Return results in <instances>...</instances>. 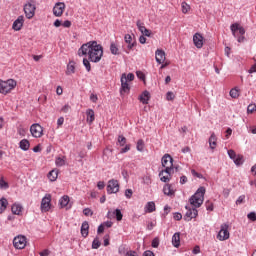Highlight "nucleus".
<instances>
[{
  "label": "nucleus",
  "instance_id": "39448f33",
  "mask_svg": "<svg viewBox=\"0 0 256 256\" xmlns=\"http://www.w3.org/2000/svg\"><path fill=\"white\" fill-rule=\"evenodd\" d=\"M230 29L234 37L237 38L238 43L245 41V28H243V26L235 23L231 25Z\"/></svg>",
  "mask_w": 256,
  "mask_h": 256
},
{
  "label": "nucleus",
  "instance_id": "0eeeda50",
  "mask_svg": "<svg viewBox=\"0 0 256 256\" xmlns=\"http://www.w3.org/2000/svg\"><path fill=\"white\" fill-rule=\"evenodd\" d=\"M13 245L16 249H25L27 247V238L25 236H17L13 240Z\"/></svg>",
  "mask_w": 256,
  "mask_h": 256
},
{
  "label": "nucleus",
  "instance_id": "a18cd8bd",
  "mask_svg": "<svg viewBox=\"0 0 256 256\" xmlns=\"http://www.w3.org/2000/svg\"><path fill=\"white\" fill-rule=\"evenodd\" d=\"M83 65L86 67V70L89 72L91 71V63L87 60V58L83 59Z\"/></svg>",
  "mask_w": 256,
  "mask_h": 256
},
{
  "label": "nucleus",
  "instance_id": "f8f14e48",
  "mask_svg": "<svg viewBox=\"0 0 256 256\" xmlns=\"http://www.w3.org/2000/svg\"><path fill=\"white\" fill-rule=\"evenodd\" d=\"M171 171H173V169L165 168L159 173L160 181H162V183H169V181H171Z\"/></svg>",
  "mask_w": 256,
  "mask_h": 256
},
{
  "label": "nucleus",
  "instance_id": "37998d69",
  "mask_svg": "<svg viewBox=\"0 0 256 256\" xmlns=\"http://www.w3.org/2000/svg\"><path fill=\"white\" fill-rule=\"evenodd\" d=\"M18 135H20V137H25L27 135V129L23 128V127H19L17 130Z\"/></svg>",
  "mask_w": 256,
  "mask_h": 256
},
{
  "label": "nucleus",
  "instance_id": "e433bc0d",
  "mask_svg": "<svg viewBox=\"0 0 256 256\" xmlns=\"http://www.w3.org/2000/svg\"><path fill=\"white\" fill-rule=\"evenodd\" d=\"M136 149L137 151L143 152V150L145 149V142L143 141V139L138 140Z\"/></svg>",
  "mask_w": 256,
  "mask_h": 256
},
{
  "label": "nucleus",
  "instance_id": "f704fd0d",
  "mask_svg": "<svg viewBox=\"0 0 256 256\" xmlns=\"http://www.w3.org/2000/svg\"><path fill=\"white\" fill-rule=\"evenodd\" d=\"M181 8H182V13H184V15H187V13L191 11V6L187 4V2H182Z\"/></svg>",
  "mask_w": 256,
  "mask_h": 256
},
{
  "label": "nucleus",
  "instance_id": "2eb2a0df",
  "mask_svg": "<svg viewBox=\"0 0 256 256\" xmlns=\"http://www.w3.org/2000/svg\"><path fill=\"white\" fill-rule=\"evenodd\" d=\"M187 212L184 216V219L186 221H191V219H195L197 217V215H199V211H197V209L195 208H189L186 206Z\"/></svg>",
  "mask_w": 256,
  "mask_h": 256
},
{
  "label": "nucleus",
  "instance_id": "5fc2aeb1",
  "mask_svg": "<svg viewBox=\"0 0 256 256\" xmlns=\"http://www.w3.org/2000/svg\"><path fill=\"white\" fill-rule=\"evenodd\" d=\"M228 155H229L230 159H232L233 161L237 157V154L235 153L234 150H228Z\"/></svg>",
  "mask_w": 256,
  "mask_h": 256
},
{
  "label": "nucleus",
  "instance_id": "4c0bfd02",
  "mask_svg": "<svg viewBox=\"0 0 256 256\" xmlns=\"http://www.w3.org/2000/svg\"><path fill=\"white\" fill-rule=\"evenodd\" d=\"M230 97H232V99H237L239 97V89L238 88H232L230 90Z\"/></svg>",
  "mask_w": 256,
  "mask_h": 256
},
{
  "label": "nucleus",
  "instance_id": "bb28decb",
  "mask_svg": "<svg viewBox=\"0 0 256 256\" xmlns=\"http://www.w3.org/2000/svg\"><path fill=\"white\" fill-rule=\"evenodd\" d=\"M81 235H82V237H87L89 235V223L88 222L82 223Z\"/></svg>",
  "mask_w": 256,
  "mask_h": 256
},
{
  "label": "nucleus",
  "instance_id": "423d86ee",
  "mask_svg": "<svg viewBox=\"0 0 256 256\" xmlns=\"http://www.w3.org/2000/svg\"><path fill=\"white\" fill-rule=\"evenodd\" d=\"M30 133L35 139H40V137H43V126L39 123L32 124L30 126Z\"/></svg>",
  "mask_w": 256,
  "mask_h": 256
},
{
  "label": "nucleus",
  "instance_id": "864d4df0",
  "mask_svg": "<svg viewBox=\"0 0 256 256\" xmlns=\"http://www.w3.org/2000/svg\"><path fill=\"white\" fill-rule=\"evenodd\" d=\"M125 197H126L127 199H131V197H133V190L127 189V190L125 191Z\"/></svg>",
  "mask_w": 256,
  "mask_h": 256
},
{
  "label": "nucleus",
  "instance_id": "20e7f679",
  "mask_svg": "<svg viewBox=\"0 0 256 256\" xmlns=\"http://www.w3.org/2000/svg\"><path fill=\"white\" fill-rule=\"evenodd\" d=\"M17 87V81L13 79H8L6 81L0 80V93L2 95L9 94L10 91H13Z\"/></svg>",
  "mask_w": 256,
  "mask_h": 256
},
{
  "label": "nucleus",
  "instance_id": "8fccbe9b",
  "mask_svg": "<svg viewBox=\"0 0 256 256\" xmlns=\"http://www.w3.org/2000/svg\"><path fill=\"white\" fill-rule=\"evenodd\" d=\"M83 214H84L86 217H91V216H93V212H92V210L89 209V208H85V209L83 210Z\"/></svg>",
  "mask_w": 256,
  "mask_h": 256
},
{
  "label": "nucleus",
  "instance_id": "c85d7f7f",
  "mask_svg": "<svg viewBox=\"0 0 256 256\" xmlns=\"http://www.w3.org/2000/svg\"><path fill=\"white\" fill-rule=\"evenodd\" d=\"M22 211H23V206H21L20 204H13L12 205L13 215H21Z\"/></svg>",
  "mask_w": 256,
  "mask_h": 256
},
{
  "label": "nucleus",
  "instance_id": "412c9836",
  "mask_svg": "<svg viewBox=\"0 0 256 256\" xmlns=\"http://www.w3.org/2000/svg\"><path fill=\"white\" fill-rule=\"evenodd\" d=\"M149 99H151V94L149 91H144L140 96H139V101L143 103V105H148L149 104Z\"/></svg>",
  "mask_w": 256,
  "mask_h": 256
},
{
  "label": "nucleus",
  "instance_id": "774afa93",
  "mask_svg": "<svg viewBox=\"0 0 256 256\" xmlns=\"http://www.w3.org/2000/svg\"><path fill=\"white\" fill-rule=\"evenodd\" d=\"M40 256H49V250H44L40 252Z\"/></svg>",
  "mask_w": 256,
  "mask_h": 256
},
{
  "label": "nucleus",
  "instance_id": "3c124183",
  "mask_svg": "<svg viewBox=\"0 0 256 256\" xmlns=\"http://www.w3.org/2000/svg\"><path fill=\"white\" fill-rule=\"evenodd\" d=\"M69 111H71V106L69 104H66L61 108L62 113H69Z\"/></svg>",
  "mask_w": 256,
  "mask_h": 256
},
{
  "label": "nucleus",
  "instance_id": "f257e3e1",
  "mask_svg": "<svg viewBox=\"0 0 256 256\" xmlns=\"http://www.w3.org/2000/svg\"><path fill=\"white\" fill-rule=\"evenodd\" d=\"M79 57L88 55L89 61L92 63H99L103 57V46L98 44L97 41H90L83 44L78 50Z\"/></svg>",
  "mask_w": 256,
  "mask_h": 256
},
{
  "label": "nucleus",
  "instance_id": "09e8293b",
  "mask_svg": "<svg viewBox=\"0 0 256 256\" xmlns=\"http://www.w3.org/2000/svg\"><path fill=\"white\" fill-rule=\"evenodd\" d=\"M245 203V195H241L238 197V199L236 200V205H241Z\"/></svg>",
  "mask_w": 256,
  "mask_h": 256
},
{
  "label": "nucleus",
  "instance_id": "cd10ccee",
  "mask_svg": "<svg viewBox=\"0 0 256 256\" xmlns=\"http://www.w3.org/2000/svg\"><path fill=\"white\" fill-rule=\"evenodd\" d=\"M75 73V61H70L67 65L66 75H73Z\"/></svg>",
  "mask_w": 256,
  "mask_h": 256
},
{
  "label": "nucleus",
  "instance_id": "13d9d810",
  "mask_svg": "<svg viewBox=\"0 0 256 256\" xmlns=\"http://www.w3.org/2000/svg\"><path fill=\"white\" fill-rule=\"evenodd\" d=\"M152 247H154V249H157V247H159V238H154L152 240Z\"/></svg>",
  "mask_w": 256,
  "mask_h": 256
},
{
  "label": "nucleus",
  "instance_id": "603ef678",
  "mask_svg": "<svg viewBox=\"0 0 256 256\" xmlns=\"http://www.w3.org/2000/svg\"><path fill=\"white\" fill-rule=\"evenodd\" d=\"M166 99L167 101H173V99H175V94L173 92H167Z\"/></svg>",
  "mask_w": 256,
  "mask_h": 256
},
{
  "label": "nucleus",
  "instance_id": "49530a36",
  "mask_svg": "<svg viewBox=\"0 0 256 256\" xmlns=\"http://www.w3.org/2000/svg\"><path fill=\"white\" fill-rule=\"evenodd\" d=\"M191 174L193 177H197L198 179H203V174H200L199 172L195 171V169L191 170Z\"/></svg>",
  "mask_w": 256,
  "mask_h": 256
},
{
  "label": "nucleus",
  "instance_id": "69168bd1",
  "mask_svg": "<svg viewBox=\"0 0 256 256\" xmlns=\"http://www.w3.org/2000/svg\"><path fill=\"white\" fill-rule=\"evenodd\" d=\"M126 256H139V254L133 250H130L126 253Z\"/></svg>",
  "mask_w": 256,
  "mask_h": 256
},
{
  "label": "nucleus",
  "instance_id": "6e6552de",
  "mask_svg": "<svg viewBox=\"0 0 256 256\" xmlns=\"http://www.w3.org/2000/svg\"><path fill=\"white\" fill-rule=\"evenodd\" d=\"M119 181L115 180V179H111L108 181V185H107V193L109 195L113 194V193H119Z\"/></svg>",
  "mask_w": 256,
  "mask_h": 256
},
{
  "label": "nucleus",
  "instance_id": "9b49d317",
  "mask_svg": "<svg viewBox=\"0 0 256 256\" xmlns=\"http://www.w3.org/2000/svg\"><path fill=\"white\" fill-rule=\"evenodd\" d=\"M35 4L28 2L26 5H24V13L27 17V19H33L35 17Z\"/></svg>",
  "mask_w": 256,
  "mask_h": 256
},
{
  "label": "nucleus",
  "instance_id": "052dcab7",
  "mask_svg": "<svg viewBox=\"0 0 256 256\" xmlns=\"http://www.w3.org/2000/svg\"><path fill=\"white\" fill-rule=\"evenodd\" d=\"M98 99L97 95L91 94L90 101H92V103H97Z\"/></svg>",
  "mask_w": 256,
  "mask_h": 256
},
{
  "label": "nucleus",
  "instance_id": "1a4fd4ad",
  "mask_svg": "<svg viewBox=\"0 0 256 256\" xmlns=\"http://www.w3.org/2000/svg\"><path fill=\"white\" fill-rule=\"evenodd\" d=\"M40 209L42 213H47L51 209V195L46 194L45 197L41 201Z\"/></svg>",
  "mask_w": 256,
  "mask_h": 256
},
{
  "label": "nucleus",
  "instance_id": "4be33fe9",
  "mask_svg": "<svg viewBox=\"0 0 256 256\" xmlns=\"http://www.w3.org/2000/svg\"><path fill=\"white\" fill-rule=\"evenodd\" d=\"M86 116H87L86 118L87 123L91 125L93 121H95V111H93V109H87Z\"/></svg>",
  "mask_w": 256,
  "mask_h": 256
},
{
  "label": "nucleus",
  "instance_id": "680f3d73",
  "mask_svg": "<svg viewBox=\"0 0 256 256\" xmlns=\"http://www.w3.org/2000/svg\"><path fill=\"white\" fill-rule=\"evenodd\" d=\"M63 123H65V118H63V117L58 118V120H57L58 127H61V125H63Z\"/></svg>",
  "mask_w": 256,
  "mask_h": 256
},
{
  "label": "nucleus",
  "instance_id": "58836bf2",
  "mask_svg": "<svg viewBox=\"0 0 256 256\" xmlns=\"http://www.w3.org/2000/svg\"><path fill=\"white\" fill-rule=\"evenodd\" d=\"M118 143H119L120 147H125V145L127 144V138H125V136H123V135H119Z\"/></svg>",
  "mask_w": 256,
  "mask_h": 256
},
{
  "label": "nucleus",
  "instance_id": "c03bdc74",
  "mask_svg": "<svg viewBox=\"0 0 256 256\" xmlns=\"http://www.w3.org/2000/svg\"><path fill=\"white\" fill-rule=\"evenodd\" d=\"M0 189H9V183L3 180V178L0 179Z\"/></svg>",
  "mask_w": 256,
  "mask_h": 256
},
{
  "label": "nucleus",
  "instance_id": "6e6d98bb",
  "mask_svg": "<svg viewBox=\"0 0 256 256\" xmlns=\"http://www.w3.org/2000/svg\"><path fill=\"white\" fill-rule=\"evenodd\" d=\"M128 151H131V144H127L124 148H122L120 153H127Z\"/></svg>",
  "mask_w": 256,
  "mask_h": 256
},
{
  "label": "nucleus",
  "instance_id": "dca6fc26",
  "mask_svg": "<svg viewBox=\"0 0 256 256\" xmlns=\"http://www.w3.org/2000/svg\"><path fill=\"white\" fill-rule=\"evenodd\" d=\"M136 25L139 31L142 33V35H144L145 37H151V30L145 27V23H143L141 20H138L136 22Z\"/></svg>",
  "mask_w": 256,
  "mask_h": 256
},
{
  "label": "nucleus",
  "instance_id": "72a5a7b5",
  "mask_svg": "<svg viewBox=\"0 0 256 256\" xmlns=\"http://www.w3.org/2000/svg\"><path fill=\"white\" fill-rule=\"evenodd\" d=\"M146 213H153L155 211V202H148L145 206Z\"/></svg>",
  "mask_w": 256,
  "mask_h": 256
},
{
  "label": "nucleus",
  "instance_id": "ea45409f",
  "mask_svg": "<svg viewBox=\"0 0 256 256\" xmlns=\"http://www.w3.org/2000/svg\"><path fill=\"white\" fill-rule=\"evenodd\" d=\"M55 164L57 165V167H63L65 165V157H63V158H61V157L56 158Z\"/></svg>",
  "mask_w": 256,
  "mask_h": 256
},
{
  "label": "nucleus",
  "instance_id": "de8ad7c7",
  "mask_svg": "<svg viewBox=\"0 0 256 256\" xmlns=\"http://www.w3.org/2000/svg\"><path fill=\"white\" fill-rule=\"evenodd\" d=\"M255 111H256V105L250 104L247 108V113H255Z\"/></svg>",
  "mask_w": 256,
  "mask_h": 256
},
{
  "label": "nucleus",
  "instance_id": "7ed1b4c3",
  "mask_svg": "<svg viewBox=\"0 0 256 256\" xmlns=\"http://www.w3.org/2000/svg\"><path fill=\"white\" fill-rule=\"evenodd\" d=\"M134 79H135V74L133 73L122 74L121 88H120L121 95H125L126 93H129L131 91V87L129 86V81H133Z\"/></svg>",
  "mask_w": 256,
  "mask_h": 256
},
{
  "label": "nucleus",
  "instance_id": "f3484780",
  "mask_svg": "<svg viewBox=\"0 0 256 256\" xmlns=\"http://www.w3.org/2000/svg\"><path fill=\"white\" fill-rule=\"evenodd\" d=\"M193 43L197 49L203 48V35L201 33H196L193 36Z\"/></svg>",
  "mask_w": 256,
  "mask_h": 256
},
{
  "label": "nucleus",
  "instance_id": "4468645a",
  "mask_svg": "<svg viewBox=\"0 0 256 256\" xmlns=\"http://www.w3.org/2000/svg\"><path fill=\"white\" fill-rule=\"evenodd\" d=\"M64 11H65V3L58 2L55 4V6L53 8V14L55 15V17H61V15H63Z\"/></svg>",
  "mask_w": 256,
  "mask_h": 256
},
{
  "label": "nucleus",
  "instance_id": "a211bd4d",
  "mask_svg": "<svg viewBox=\"0 0 256 256\" xmlns=\"http://www.w3.org/2000/svg\"><path fill=\"white\" fill-rule=\"evenodd\" d=\"M25 23V19L23 16H19L13 23L12 25V29H14V31H21V29L23 28V24Z\"/></svg>",
  "mask_w": 256,
  "mask_h": 256
},
{
  "label": "nucleus",
  "instance_id": "473e14b6",
  "mask_svg": "<svg viewBox=\"0 0 256 256\" xmlns=\"http://www.w3.org/2000/svg\"><path fill=\"white\" fill-rule=\"evenodd\" d=\"M7 205H9V202L7 201V199L5 198L0 199V214L3 213L5 209H7Z\"/></svg>",
  "mask_w": 256,
  "mask_h": 256
},
{
  "label": "nucleus",
  "instance_id": "c9c22d12",
  "mask_svg": "<svg viewBox=\"0 0 256 256\" xmlns=\"http://www.w3.org/2000/svg\"><path fill=\"white\" fill-rule=\"evenodd\" d=\"M110 52L112 53V55H119V47L117 46V44L113 42L111 43Z\"/></svg>",
  "mask_w": 256,
  "mask_h": 256
},
{
  "label": "nucleus",
  "instance_id": "e2e57ef3",
  "mask_svg": "<svg viewBox=\"0 0 256 256\" xmlns=\"http://www.w3.org/2000/svg\"><path fill=\"white\" fill-rule=\"evenodd\" d=\"M142 256H155V253H153L151 250H147L143 253Z\"/></svg>",
  "mask_w": 256,
  "mask_h": 256
},
{
  "label": "nucleus",
  "instance_id": "338daca9",
  "mask_svg": "<svg viewBox=\"0 0 256 256\" xmlns=\"http://www.w3.org/2000/svg\"><path fill=\"white\" fill-rule=\"evenodd\" d=\"M66 29H69V27H71V21L69 20H66L63 22L62 24Z\"/></svg>",
  "mask_w": 256,
  "mask_h": 256
},
{
  "label": "nucleus",
  "instance_id": "6ab92c4d",
  "mask_svg": "<svg viewBox=\"0 0 256 256\" xmlns=\"http://www.w3.org/2000/svg\"><path fill=\"white\" fill-rule=\"evenodd\" d=\"M155 59L159 65H161V63H165V59H166L165 51L161 49H157L155 52Z\"/></svg>",
  "mask_w": 256,
  "mask_h": 256
},
{
  "label": "nucleus",
  "instance_id": "7c9ffc66",
  "mask_svg": "<svg viewBox=\"0 0 256 256\" xmlns=\"http://www.w3.org/2000/svg\"><path fill=\"white\" fill-rule=\"evenodd\" d=\"M69 196L64 195L62 198L59 200V205L63 209V207H67L69 205Z\"/></svg>",
  "mask_w": 256,
  "mask_h": 256
},
{
  "label": "nucleus",
  "instance_id": "2f4dec72",
  "mask_svg": "<svg viewBox=\"0 0 256 256\" xmlns=\"http://www.w3.org/2000/svg\"><path fill=\"white\" fill-rule=\"evenodd\" d=\"M57 177H59V171L57 170H52L48 173V179L50 181H57Z\"/></svg>",
  "mask_w": 256,
  "mask_h": 256
},
{
  "label": "nucleus",
  "instance_id": "ddd939ff",
  "mask_svg": "<svg viewBox=\"0 0 256 256\" xmlns=\"http://www.w3.org/2000/svg\"><path fill=\"white\" fill-rule=\"evenodd\" d=\"M162 167H164V169H173V157H171V155L165 154L162 157Z\"/></svg>",
  "mask_w": 256,
  "mask_h": 256
},
{
  "label": "nucleus",
  "instance_id": "bf43d9fd",
  "mask_svg": "<svg viewBox=\"0 0 256 256\" xmlns=\"http://www.w3.org/2000/svg\"><path fill=\"white\" fill-rule=\"evenodd\" d=\"M143 183H145L146 185H151V176H144Z\"/></svg>",
  "mask_w": 256,
  "mask_h": 256
},
{
  "label": "nucleus",
  "instance_id": "5701e85b",
  "mask_svg": "<svg viewBox=\"0 0 256 256\" xmlns=\"http://www.w3.org/2000/svg\"><path fill=\"white\" fill-rule=\"evenodd\" d=\"M172 245L173 247H179V245H181V233L176 232L172 236Z\"/></svg>",
  "mask_w": 256,
  "mask_h": 256
},
{
  "label": "nucleus",
  "instance_id": "b1692460",
  "mask_svg": "<svg viewBox=\"0 0 256 256\" xmlns=\"http://www.w3.org/2000/svg\"><path fill=\"white\" fill-rule=\"evenodd\" d=\"M164 195H168V197H171L175 195V190L173 189V186L171 184H166L163 188Z\"/></svg>",
  "mask_w": 256,
  "mask_h": 256
},
{
  "label": "nucleus",
  "instance_id": "393cba45",
  "mask_svg": "<svg viewBox=\"0 0 256 256\" xmlns=\"http://www.w3.org/2000/svg\"><path fill=\"white\" fill-rule=\"evenodd\" d=\"M124 41L128 45V49H133L135 47V42H133V37L130 34L124 36Z\"/></svg>",
  "mask_w": 256,
  "mask_h": 256
},
{
  "label": "nucleus",
  "instance_id": "a19ab883",
  "mask_svg": "<svg viewBox=\"0 0 256 256\" xmlns=\"http://www.w3.org/2000/svg\"><path fill=\"white\" fill-rule=\"evenodd\" d=\"M101 247V242L99 238H95L92 242V249H99Z\"/></svg>",
  "mask_w": 256,
  "mask_h": 256
},
{
  "label": "nucleus",
  "instance_id": "aec40b11",
  "mask_svg": "<svg viewBox=\"0 0 256 256\" xmlns=\"http://www.w3.org/2000/svg\"><path fill=\"white\" fill-rule=\"evenodd\" d=\"M107 217H108V219H113V217H116L117 221H123V213H121V211L119 209H116L113 212L108 211Z\"/></svg>",
  "mask_w": 256,
  "mask_h": 256
},
{
  "label": "nucleus",
  "instance_id": "c756f323",
  "mask_svg": "<svg viewBox=\"0 0 256 256\" xmlns=\"http://www.w3.org/2000/svg\"><path fill=\"white\" fill-rule=\"evenodd\" d=\"M209 145L210 148L215 149V147H217V136L215 135V133H212L210 138H209Z\"/></svg>",
  "mask_w": 256,
  "mask_h": 256
},
{
  "label": "nucleus",
  "instance_id": "0e129e2a",
  "mask_svg": "<svg viewBox=\"0 0 256 256\" xmlns=\"http://www.w3.org/2000/svg\"><path fill=\"white\" fill-rule=\"evenodd\" d=\"M97 187H98V189H105V182H103V181H99L98 183H97Z\"/></svg>",
  "mask_w": 256,
  "mask_h": 256
},
{
  "label": "nucleus",
  "instance_id": "9d476101",
  "mask_svg": "<svg viewBox=\"0 0 256 256\" xmlns=\"http://www.w3.org/2000/svg\"><path fill=\"white\" fill-rule=\"evenodd\" d=\"M229 235V226L224 224L221 226V229L217 235V239L219 241H227V239H229Z\"/></svg>",
  "mask_w": 256,
  "mask_h": 256
},
{
  "label": "nucleus",
  "instance_id": "f03ea898",
  "mask_svg": "<svg viewBox=\"0 0 256 256\" xmlns=\"http://www.w3.org/2000/svg\"><path fill=\"white\" fill-rule=\"evenodd\" d=\"M203 201H205V187H200L190 198V204L197 209L203 205Z\"/></svg>",
  "mask_w": 256,
  "mask_h": 256
},
{
  "label": "nucleus",
  "instance_id": "4d7b16f0",
  "mask_svg": "<svg viewBox=\"0 0 256 256\" xmlns=\"http://www.w3.org/2000/svg\"><path fill=\"white\" fill-rule=\"evenodd\" d=\"M248 219L250 221H256V214L255 212H250L248 215H247Z\"/></svg>",
  "mask_w": 256,
  "mask_h": 256
},
{
  "label": "nucleus",
  "instance_id": "a878e982",
  "mask_svg": "<svg viewBox=\"0 0 256 256\" xmlns=\"http://www.w3.org/2000/svg\"><path fill=\"white\" fill-rule=\"evenodd\" d=\"M19 147L20 149H22V151H29V147H31V143H29V140L23 139L20 141Z\"/></svg>",
  "mask_w": 256,
  "mask_h": 256
},
{
  "label": "nucleus",
  "instance_id": "79ce46f5",
  "mask_svg": "<svg viewBox=\"0 0 256 256\" xmlns=\"http://www.w3.org/2000/svg\"><path fill=\"white\" fill-rule=\"evenodd\" d=\"M235 165H243V156L237 155L234 159Z\"/></svg>",
  "mask_w": 256,
  "mask_h": 256
}]
</instances>
